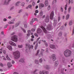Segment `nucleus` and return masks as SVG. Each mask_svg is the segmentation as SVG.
I'll return each mask as SVG.
<instances>
[{"instance_id": "a878e982", "label": "nucleus", "mask_w": 74, "mask_h": 74, "mask_svg": "<svg viewBox=\"0 0 74 74\" xmlns=\"http://www.w3.org/2000/svg\"><path fill=\"white\" fill-rule=\"evenodd\" d=\"M18 47L19 48H22L23 47V46L22 45H18Z\"/></svg>"}, {"instance_id": "09e8293b", "label": "nucleus", "mask_w": 74, "mask_h": 74, "mask_svg": "<svg viewBox=\"0 0 74 74\" xmlns=\"http://www.w3.org/2000/svg\"><path fill=\"white\" fill-rule=\"evenodd\" d=\"M74 33V27L73 28V32H72V35H73Z\"/></svg>"}, {"instance_id": "473e14b6", "label": "nucleus", "mask_w": 74, "mask_h": 74, "mask_svg": "<svg viewBox=\"0 0 74 74\" xmlns=\"http://www.w3.org/2000/svg\"><path fill=\"white\" fill-rule=\"evenodd\" d=\"M28 7L29 8H30V9H32V5H28Z\"/></svg>"}, {"instance_id": "ea45409f", "label": "nucleus", "mask_w": 74, "mask_h": 74, "mask_svg": "<svg viewBox=\"0 0 74 74\" xmlns=\"http://www.w3.org/2000/svg\"><path fill=\"white\" fill-rule=\"evenodd\" d=\"M62 34V33L61 32H60L59 34V36H60Z\"/></svg>"}, {"instance_id": "1a4fd4ad", "label": "nucleus", "mask_w": 74, "mask_h": 74, "mask_svg": "<svg viewBox=\"0 0 74 74\" xmlns=\"http://www.w3.org/2000/svg\"><path fill=\"white\" fill-rule=\"evenodd\" d=\"M20 3H21L20 1H18L14 5H15V6H16V7L19 6V4H20Z\"/></svg>"}, {"instance_id": "a18cd8bd", "label": "nucleus", "mask_w": 74, "mask_h": 74, "mask_svg": "<svg viewBox=\"0 0 74 74\" xmlns=\"http://www.w3.org/2000/svg\"><path fill=\"white\" fill-rule=\"evenodd\" d=\"M32 4L33 6H34V5L36 4V3H35V2H33L32 3Z\"/></svg>"}, {"instance_id": "7c9ffc66", "label": "nucleus", "mask_w": 74, "mask_h": 74, "mask_svg": "<svg viewBox=\"0 0 74 74\" xmlns=\"http://www.w3.org/2000/svg\"><path fill=\"white\" fill-rule=\"evenodd\" d=\"M58 64V61H56L55 62V65L56 66H57Z\"/></svg>"}, {"instance_id": "412c9836", "label": "nucleus", "mask_w": 74, "mask_h": 74, "mask_svg": "<svg viewBox=\"0 0 74 74\" xmlns=\"http://www.w3.org/2000/svg\"><path fill=\"white\" fill-rule=\"evenodd\" d=\"M35 21H37V19L36 18H35V19L33 18L32 19V21L33 22H34Z\"/></svg>"}, {"instance_id": "e433bc0d", "label": "nucleus", "mask_w": 74, "mask_h": 74, "mask_svg": "<svg viewBox=\"0 0 74 74\" xmlns=\"http://www.w3.org/2000/svg\"><path fill=\"white\" fill-rule=\"evenodd\" d=\"M0 66L1 67H3L4 66V65L3 64V63H0Z\"/></svg>"}, {"instance_id": "20e7f679", "label": "nucleus", "mask_w": 74, "mask_h": 74, "mask_svg": "<svg viewBox=\"0 0 74 74\" xmlns=\"http://www.w3.org/2000/svg\"><path fill=\"white\" fill-rule=\"evenodd\" d=\"M9 43L10 45H12V46H14V47H16V44L12 41H9Z\"/></svg>"}, {"instance_id": "6e6552de", "label": "nucleus", "mask_w": 74, "mask_h": 74, "mask_svg": "<svg viewBox=\"0 0 74 74\" xmlns=\"http://www.w3.org/2000/svg\"><path fill=\"white\" fill-rule=\"evenodd\" d=\"M40 27L41 28H42V29L43 30V31L45 33H47V30H46V29H45V28H44V27L43 26H41Z\"/></svg>"}, {"instance_id": "e2e57ef3", "label": "nucleus", "mask_w": 74, "mask_h": 74, "mask_svg": "<svg viewBox=\"0 0 74 74\" xmlns=\"http://www.w3.org/2000/svg\"><path fill=\"white\" fill-rule=\"evenodd\" d=\"M34 35L35 36H36V37H37V34L36 33H35Z\"/></svg>"}, {"instance_id": "69168bd1", "label": "nucleus", "mask_w": 74, "mask_h": 74, "mask_svg": "<svg viewBox=\"0 0 74 74\" xmlns=\"http://www.w3.org/2000/svg\"><path fill=\"white\" fill-rule=\"evenodd\" d=\"M45 74H48V73H48V71H45Z\"/></svg>"}, {"instance_id": "9b49d317", "label": "nucleus", "mask_w": 74, "mask_h": 74, "mask_svg": "<svg viewBox=\"0 0 74 74\" xmlns=\"http://www.w3.org/2000/svg\"><path fill=\"white\" fill-rule=\"evenodd\" d=\"M45 21L47 23L49 22V16H47L46 17Z\"/></svg>"}, {"instance_id": "37998d69", "label": "nucleus", "mask_w": 74, "mask_h": 74, "mask_svg": "<svg viewBox=\"0 0 74 74\" xmlns=\"http://www.w3.org/2000/svg\"><path fill=\"white\" fill-rule=\"evenodd\" d=\"M43 56V53H42H42H41L40 54V55H38V56H39V57H40V56Z\"/></svg>"}, {"instance_id": "aec40b11", "label": "nucleus", "mask_w": 74, "mask_h": 74, "mask_svg": "<svg viewBox=\"0 0 74 74\" xmlns=\"http://www.w3.org/2000/svg\"><path fill=\"white\" fill-rule=\"evenodd\" d=\"M56 46L53 45H50V47L51 49H53L55 48Z\"/></svg>"}, {"instance_id": "423d86ee", "label": "nucleus", "mask_w": 74, "mask_h": 74, "mask_svg": "<svg viewBox=\"0 0 74 74\" xmlns=\"http://www.w3.org/2000/svg\"><path fill=\"white\" fill-rule=\"evenodd\" d=\"M11 0H8L7 1L6 0H4V4H5V5H8L9 4V2L10 1H11Z\"/></svg>"}, {"instance_id": "774afa93", "label": "nucleus", "mask_w": 74, "mask_h": 74, "mask_svg": "<svg viewBox=\"0 0 74 74\" xmlns=\"http://www.w3.org/2000/svg\"><path fill=\"white\" fill-rule=\"evenodd\" d=\"M45 45H46V47H47V46H48V44H47V43H45Z\"/></svg>"}, {"instance_id": "13d9d810", "label": "nucleus", "mask_w": 74, "mask_h": 74, "mask_svg": "<svg viewBox=\"0 0 74 74\" xmlns=\"http://www.w3.org/2000/svg\"><path fill=\"white\" fill-rule=\"evenodd\" d=\"M12 64H14V63H15V62L13 60L12 61Z\"/></svg>"}, {"instance_id": "f03ea898", "label": "nucleus", "mask_w": 74, "mask_h": 74, "mask_svg": "<svg viewBox=\"0 0 74 74\" xmlns=\"http://www.w3.org/2000/svg\"><path fill=\"white\" fill-rule=\"evenodd\" d=\"M71 53L72 52L71 51L68 49L66 50V51L64 52V54L66 57L67 58V57H69L71 55Z\"/></svg>"}, {"instance_id": "5fc2aeb1", "label": "nucleus", "mask_w": 74, "mask_h": 74, "mask_svg": "<svg viewBox=\"0 0 74 74\" xmlns=\"http://www.w3.org/2000/svg\"><path fill=\"white\" fill-rule=\"evenodd\" d=\"M27 32L28 33H31V31H30V30H28L27 31Z\"/></svg>"}, {"instance_id": "8fccbe9b", "label": "nucleus", "mask_w": 74, "mask_h": 74, "mask_svg": "<svg viewBox=\"0 0 74 74\" xmlns=\"http://www.w3.org/2000/svg\"><path fill=\"white\" fill-rule=\"evenodd\" d=\"M7 19L5 18H4L3 19V21L4 22H6V21H7Z\"/></svg>"}, {"instance_id": "79ce46f5", "label": "nucleus", "mask_w": 74, "mask_h": 74, "mask_svg": "<svg viewBox=\"0 0 74 74\" xmlns=\"http://www.w3.org/2000/svg\"><path fill=\"white\" fill-rule=\"evenodd\" d=\"M67 3H66V5L65 6V7L64 8L65 10H66V8H67Z\"/></svg>"}, {"instance_id": "2eb2a0df", "label": "nucleus", "mask_w": 74, "mask_h": 74, "mask_svg": "<svg viewBox=\"0 0 74 74\" xmlns=\"http://www.w3.org/2000/svg\"><path fill=\"white\" fill-rule=\"evenodd\" d=\"M47 29L48 30H50L51 29V25H49L47 27Z\"/></svg>"}, {"instance_id": "9d476101", "label": "nucleus", "mask_w": 74, "mask_h": 74, "mask_svg": "<svg viewBox=\"0 0 74 74\" xmlns=\"http://www.w3.org/2000/svg\"><path fill=\"white\" fill-rule=\"evenodd\" d=\"M52 57L53 58V61H55L56 60V58L55 56V55L54 54H53L52 55Z\"/></svg>"}, {"instance_id": "ddd939ff", "label": "nucleus", "mask_w": 74, "mask_h": 74, "mask_svg": "<svg viewBox=\"0 0 74 74\" xmlns=\"http://www.w3.org/2000/svg\"><path fill=\"white\" fill-rule=\"evenodd\" d=\"M19 62L21 63H25V59L21 58L19 60Z\"/></svg>"}, {"instance_id": "72a5a7b5", "label": "nucleus", "mask_w": 74, "mask_h": 74, "mask_svg": "<svg viewBox=\"0 0 74 74\" xmlns=\"http://www.w3.org/2000/svg\"><path fill=\"white\" fill-rule=\"evenodd\" d=\"M73 23V22L72 21H70V22H69V25L71 26V25Z\"/></svg>"}, {"instance_id": "4468645a", "label": "nucleus", "mask_w": 74, "mask_h": 74, "mask_svg": "<svg viewBox=\"0 0 74 74\" xmlns=\"http://www.w3.org/2000/svg\"><path fill=\"white\" fill-rule=\"evenodd\" d=\"M37 69H35L34 71V72H32L31 73L32 74H33V73L34 74H37Z\"/></svg>"}, {"instance_id": "338daca9", "label": "nucleus", "mask_w": 74, "mask_h": 74, "mask_svg": "<svg viewBox=\"0 0 74 74\" xmlns=\"http://www.w3.org/2000/svg\"><path fill=\"white\" fill-rule=\"evenodd\" d=\"M45 17V15H44L42 16V18H44Z\"/></svg>"}, {"instance_id": "603ef678", "label": "nucleus", "mask_w": 74, "mask_h": 74, "mask_svg": "<svg viewBox=\"0 0 74 74\" xmlns=\"http://www.w3.org/2000/svg\"><path fill=\"white\" fill-rule=\"evenodd\" d=\"M8 26V25L7 24L5 26L4 28H6L7 27V26Z\"/></svg>"}, {"instance_id": "393cba45", "label": "nucleus", "mask_w": 74, "mask_h": 74, "mask_svg": "<svg viewBox=\"0 0 74 74\" xmlns=\"http://www.w3.org/2000/svg\"><path fill=\"white\" fill-rule=\"evenodd\" d=\"M69 16L70 15L69 14L66 15V20H67L69 19Z\"/></svg>"}, {"instance_id": "c9c22d12", "label": "nucleus", "mask_w": 74, "mask_h": 74, "mask_svg": "<svg viewBox=\"0 0 74 74\" xmlns=\"http://www.w3.org/2000/svg\"><path fill=\"white\" fill-rule=\"evenodd\" d=\"M18 25H19V23H16L15 25V27H18Z\"/></svg>"}, {"instance_id": "c85d7f7f", "label": "nucleus", "mask_w": 74, "mask_h": 74, "mask_svg": "<svg viewBox=\"0 0 74 74\" xmlns=\"http://www.w3.org/2000/svg\"><path fill=\"white\" fill-rule=\"evenodd\" d=\"M57 22V21H54V26H56V25Z\"/></svg>"}, {"instance_id": "49530a36", "label": "nucleus", "mask_w": 74, "mask_h": 74, "mask_svg": "<svg viewBox=\"0 0 74 74\" xmlns=\"http://www.w3.org/2000/svg\"><path fill=\"white\" fill-rule=\"evenodd\" d=\"M42 59L41 58H40L39 60V62H40V63H42Z\"/></svg>"}, {"instance_id": "f257e3e1", "label": "nucleus", "mask_w": 74, "mask_h": 74, "mask_svg": "<svg viewBox=\"0 0 74 74\" xmlns=\"http://www.w3.org/2000/svg\"><path fill=\"white\" fill-rule=\"evenodd\" d=\"M13 54L15 59H18L20 57V53L18 50L13 52Z\"/></svg>"}, {"instance_id": "c03bdc74", "label": "nucleus", "mask_w": 74, "mask_h": 74, "mask_svg": "<svg viewBox=\"0 0 74 74\" xmlns=\"http://www.w3.org/2000/svg\"><path fill=\"white\" fill-rule=\"evenodd\" d=\"M40 15L41 16H42V12L41 11L40 12Z\"/></svg>"}, {"instance_id": "de8ad7c7", "label": "nucleus", "mask_w": 74, "mask_h": 74, "mask_svg": "<svg viewBox=\"0 0 74 74\" xmlns=\"http://www.w3.org/2000/svg\"><path fill=\"white\" fill-rule=\"evenodd\" d=\"M51 9L50 6V5H49L48 7V10H50Z\"/></svg>"}, {"instance_id": "f8f14e48", "label": "nucleus", "mask_w": 74, "mask_h": 74, "mask_svg": "<svg viewBox=\"0 0 74 74\" xmlns=\"http://www.w3.org/2000/svg\"><path fill=\"white\" fill-rule=\"evenodd\" d=\"M7 66L8 68H10V67H12V64L10 62H8V63Z\"/></svg>"}, {"instance_id": "f704fd0d", "label": "nucleus", "mask_w": 74, "mask_h": 74, "mask_svg": "<svg viewBox=\"0 0 74 74\" xmlns=\"http://www.w3.org/2000/svg\"><path fill=\"white\" fill-rule=\"evenodd\" d=\"M39 73L40 74H45V73H44V71H43L42 72L40 71V72H39Z\"/></svg>"}, {"instance_id": "052dcab7", "label": "nucleus", "mask_w": 74, "mask_h": 74, "mask_svg": "<svg viewBox=\"0 0 74 74\" xmlns=\"http://www.w3.org/2000/svg\"><path fill=\"white\" fill-rule=\"evenodd\" d=\"M14 7H12L10 9V10H13V9H14Z\"/></svg>"}, {"instance_id": "4c0bfd02", "label": "nucleus", "mask_w": 74, "mask_h": 74, "mask_svg": "<svg viewBox=\"0 0 74 74\" xmlns=\"http://www.w3.org/2000/svg\"><path fill=\"white\" fill-rule=\"evenodd\" d=\"M22 11H23V10L21 9L19 10L18 12V13H21V12H22Z\"/></svg>"}, {"instance_id": "a19ab883", "label": "nucleus", "mask_w": 74, "mask_h": 74, "mask_svg": "<svg viewBox=\"0 0 74 74\" xmlns=\"http://www.w3.org/2000/svg\"><path fill=\"white\" fill-rule=\"evenodd\" d=\"M35 30H36V28H33L31 29V31H32V32H34V31H35Z\"/></svg>"}, {"instance_id": "bb28decb", "label": "nucleus", "mask_w": 74, "mask_h": 74, "mask_svg": "<svg viewBox=\"0 0 74 74\" xmlns=\"http://www.w3.org/2000/svg\"><path fill=\"white\" fill-rule=\"evenodd\" d=\"M3 48L2 47L0 49V53H3Z\"/></svg>"}, {"instance_id": "4be33fe9", "label": "nucleus", "mask_w": 74, "mask_h": 74, "mask_svg": "<svg viewBox=\"0 0 74 74\" xmlns=\"http://www.w3.org/2000/svg\"><path fill=\"white\" fill-rule=\"evenodd\" d=\"M21 29L25 33H26V30H25V29H24L23 28H21Z\"/></svg>"}, {"instance_id": "5701e85b", "label": "nucleus", "mask_w": 74, "mask_h": 74, "mask_svg": "<svg viewBox=\"0 0 74 74\" xmlns=\"http://www.w3.org/2000/svg\"><path fill=\"white\" fill-rule=\"evenodd\" d=\"M24 25L25 28H27V23L25 22V23H24Z\"/></svg>"}, {"instance_id": "680f3d73", "label": "nucleus", "mask_w": 74, "mask_h": 74, "mask_svg": "<svg viewBox=\"0 0 74 74\" xmlns=\"http://www.w3.org/2000/svg\"><path fill=\"white\" fill-rule=\"evenodd\" d=\"M30 36V34H27V36H28V37H29Z\"/></svg>"}, {"instance_id": "0eeeda50", "label": "nucleus", "mask_w": 74, "mask_h": 74, "mask_svg": "<svg viewBox=\"0 0 74 74\" xmlns=\"http://www.w3.org/2000/svg\"><path fill=\"white\" fill-rule=\"evenodd\" d=\"M54 12L53 11H52L51 14L50 15V18L51 19H52L53 18V17L54 16Z\"/></svg>"}, {"instance_id": "4d7b16f0", "label": "nucleus", "mask_w": 74, "mask_h": 74, "mask_svg": "<svg viewBox=\"0 0 74 74\" xmlns=\"http://www.w3.org/2000/svg\"><path fill=\"white\" fill-rule=\"evenodd\" d=\"M37 45H36L35 46V49H37Z\"/></svg>"}, {"instance_id": "b1692460", "label": "nucleus", "mask_w": 74, "mask_h": 74, "mask_svg": "<svg viewBox=\"0 0 74 74\" xmlns=\"http://www.w3.org/2000/svg\"><path fill=\"white\" fill-rule=\"evenodd\" d=\"M6 58H7V59H8V60H11V59H10V57H8V55H6Z\"/></svg>"}, {"instance_id": "6ab92c4d", "label": "nucleus", "mask_w": 74, "mask_h": 74, "mask_svg": "<svg viewBox=\"0 0 74 74\" xmlns=\"http://www.w3.org/2000/svg\"><path fill=\"white\" fill-rule=\"evenodd\" d=\"M39 6L40 7L42 8H43L44 7V5L42 3L39 4Z\"/></svg>"}, {"instance_id": "3c124183", "label": "nucleus", "mask_w": 74, "mask_h": 74, "mask_svg": "<svg viewBox=\"0 0 74 74\" xmlns=\"http://www.w3.org/2000/svg\"><path fill=\"white\" fill-rule=\"evenodd\" d=\"M62 60L63 62H64V60H65V58H63L62 59Z\"/></svg>"}, {"instance_id": "864d4df0", "label": "nucleus", "mask_w": 74, "mask_h": 74, "mask_svg": "<svg viewBox=\"0 0 74 74\" xmlns=\"http://www.w3.org/2000/svg\"><path fill=\"white\" fill-rule=\"evenodd\" d=\"M61 11L62 12H63V9L62 8V7H61Z\"/></svg>"}, {"instance_id": "2f4dec72", "label": "nucleus", "mask_w": 74, "mask_h": 74, "mask_svg": "<svg viewBox=\"0 0 74 74\" xmlns=\"http://www.w3.org/2000/svg\"><path fill=\"white\" fill-rule=\"evenodd\" d=\"M14 23L13 22H11V21H10L8 22L9 24H10V25H11V24H14Z\"/></svg>"}, {"instance_id": "dca6fc26", "label": "nucleus", "mask_w": 74, "mask_h": 74, "mask_svg": "<svg viewBox=\"0 0 74 74\" xmlns=\"http://www.w3.org/2000/svg\"><path fill=\"white\" fill-rule=\"evenodd\" d=\"M48 2L47 0H45V5L46 6H47L48 5Z\"/></svg>"}, {"instance_id": "a211bd4d", "label": "nucleus", "mask_w": 74, "mask_h": 74, "mask_svg": "<svg viewBox=\"0 0 74 74\" xmlns=\"http://www.w3.org/2000/svg\"><path fill=\"white\" fill-rule=\"evenodd\" d=\"M41 32V30L40 28H38L37 30L38 33H40Z\"/></svg>"}, {"instance_id": "bf43d9fd", "label": "nucleus", "mask_w": 74, "mask_h": 74, "mask_svg": "<svg viewBox=\"0 0 74 74\" xmlns=\"http://www.w3.org/2000/svg\"><path fill=\"white\" fill-rule=\"evenodd\" d=\"M33 22L32 21H31L30 22V25H33Z\"/></svg>"}, {"instance_id": "6e6d98bb", "label": "nucleus", "mask_w": 74, "mask_h": 74, "mask_svg": "<svg viewBox=\"0 0 74 74\" xmlns=\"http://www.w3.org/2000/svg\"><path fill=\"white\" fill-rule=\"evenodd\" d=\"M3 53H4V54H5V53H6L5 51L4 50H3Z\"/></svg>"}, {"instance_id": "f3484780", "label": "nucleus", "mask_w": 74, "mask_h": 74, "mask_svg": "<svg viewBox=\"0 0 74 74\" xmlns=\"http://www.w3.org/2000/svg\"><path fill=\"white\" fill-rule=\"evenodd\" d=\"M26 47L27 48H28L29 47V49H31V45H28L27 44H26Z\"/></svg>"}, {"instance_id": "cd10ccee", "label": "nucleus", "mask_w": 74, "mask_h": 74, "mask_svg": "<svg viewBox=\"0 0 74 74\" xmlns=\"http://www.w3.org/2000/svg\"><path fill=\"white\" fill-rule=\"evenodd\" d=\"M25 2H23L21 3V5L23 7H24V6H25Z\"/></svg>"}, {"instance_id": "58836bf2", "label": "nucleus", "mask_w": 74, "mask_h": 74, "mask_svg": "<svg viewBox=\"0 0 74 74\" xmlns=\"http://www.w3.org/2000/svg\"><path fill=\"white\" fill-rule=\"evenodd\" d=\"M45 68H46L47 69H49V66L47 65L45 67Z\"/></svg>"}, {"instance_id": "c756f323", "label": "nucleus", "mask_w": 74, "mask_h": 74, "mask_svg": "<svg viewBox=\"0 0 74 74\" xmlns=\"http://www.w3.org/2000/svg\"><path fill=\"white\" fill-rule=\"evenodd\" d=\"M37 10H35V13L34 14L35 16H37Z\"/></svg>"}, {"instance_id": "7ed1b4c3", "label": "nucleus", "mask_w": 74, "mask_h": 74, "mask_svg": "<svg viewBox=\"0 0 74 74\" xmlns=\"http://www.w3.org/2000/svg\"><path fill=\"white\" fill-rule=\"evenodd\" d=\"M11 40L14 42H17L18 41V37L16 36H12L11 38Z\"/></svg>"}, {"instance_id": "39448f33", "label": "nucleus", "mask_w": 74, "mask_h": 74, "mask_svg": "<svg viewBox=\"0 0 74 74\" xmlns=\"http://www.w3.org/2000/svg\"><path fill=\"white\" fill-rule=\"evenodd\" d=\"M7 48L9 49L10 51H12V47L10 45L7 46Z\"/></svg>"}, {"instance_id": "0e129e2a", "label": "nucleus", "mask_w": 74, "mask_h": 74, "mask_svg": "<svg viewBox=\"0 0 74 74\" xmlns=\"http://www.w3.org/2000/svg\"><path fill=\"white\" fill-rule=\"evenodd\" d=\"M60 16H59V17L58 18V21H59L60 20Z\"/></svg>"}]
</instances>
